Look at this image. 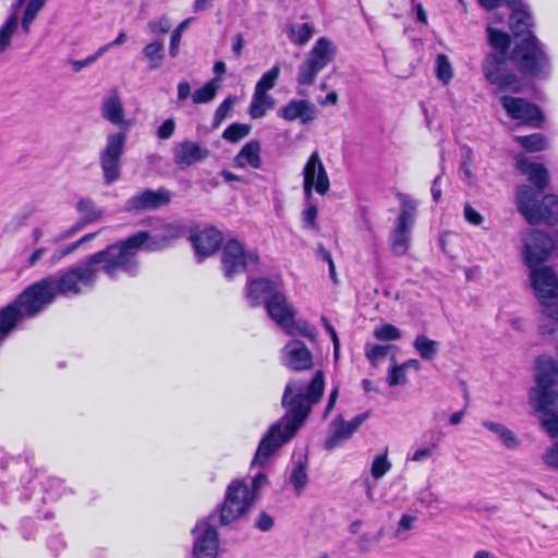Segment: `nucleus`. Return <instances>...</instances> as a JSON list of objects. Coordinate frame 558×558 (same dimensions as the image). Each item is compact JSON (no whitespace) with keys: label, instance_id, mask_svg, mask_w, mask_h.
<instances>
[{"label":"nucleus","instance_id":"nucleus-28","mask_svg":"<svg viewBox=\"0 0 558 558\" xmlns=\"http://www.w3.org/2000/svg\"><path fill=\"white\" fill-rule=\"evenodd\" d=\"M272 106L274 99L271 96L254 89L248 113L252 119H260Z\"/></svg>","mask_w":558,"mask_h":558},{"label":"nucleus","instance_id":"nucleus-57","mask_svg":"<svg viewBox=\"0 0 558 558\" xmlns=\"http://www.w3.org/2000/svg\"><path fill=\"white\" fill-rule=\"evenodd\" d=\"M190 96L192 97L190 83L187 81L179 82L177 94L178 101L182 102L186 100Z\"/></svg>","mask_w":558,"mask_h":558},{"label":"nucleus","instance_id":"nucleus-8","mask_svg":"<svg viewBox=\"0 0 558 558\" xmlns=\"http://www.w3.org/2000/svg\"><path fill=\"white\" fill-rule=\"evenodd\" d=\"M487 40L493 48L482 63V71L486 81L496 86L498 90L512 88L519 83L517 74L509 66V47L511 44L508 33L488 26L486 28Z\"/></svg>","mask_w":558,"mask_h":558},{"label":"nucleus","instance_id":"nucleus-42","mask_svg":"<svg viewBox=\"0 0 558 558\" xmlns=\"http://www.w3.org/2000/svg\"><path fill=\"white\" fill-rule=\"evenodd\" d=\"M250 131L251 126L247 124L232 123L223 131L222 138L230 143H236L246 137Z\"/></svg>","mask_w":558,"mask_h":558},{"label":"nucleus","instance_id":"nucleus-16","mask_svg":"<svg viewBox=\"0 0 558 558\" xmlns=\"http://www.w3.org/2000/svg\"><path fill=\"white\" fill-rule=\"evenodd\" d=\"M368 417V412H364L356 415L351 421H344L341 416L332 420L329 424V432L324 448L333 450L340 447L353 436Z\"/></svg>","mask_w":558,"mask_h":558},{"label":"nucleus","instance_id":"nucleus-23","mask_svg":"<svg viewBox=\"0 0 558 558\" xmlns=\"http://www.w3.org/2000/svg\"><path fill=\"white\" fill-rule=\"evenodd\" d=\"M101 117L113 125L126 124L125 110L117 88H111L102 98L100 106Z\"/></svg>","mask_w":558,"mask_h":558},{"label":"nucleus","instance_id":"nucleus-26","mask_svg":"<svg viewBox=\"0 0 558 558\" xmlns=\"http://www.w3.org/2000/svg\"><path fill=\"white\" fill-rule=\"evenodd\" d=\"M262 147L260 143L256 140L247 142L234 157V165L238 168L244 169L251 167L253 169L262 168Z\"/></svg>","mask_w":558,"mask_h":558},{"label":"nucleus","instance_id":"nucleus-47","mask_svg":"<svg viewBox=\"0 0 558 558\" xmlns=\"http://www.w3.org/2000/svg\"><path fill=\"white\" fill-rule=\"evenodd\" d=\"M47 548L53 556H58L66 548V542L62 534L53 533L46 541Z\"/></svg>","mask_w":558,"mask_h":558},{"label":"nucleus","instance_id":"nucleus-30","mask_svg":"<svg viewBox=\"0 0 558 558\" xmlns=\"http://www.w3.org/2000/svg\"><path fill=\"white\" fill-rule=\"evenodd\" d=\"M289 483L293 486L295 494L301 495L308 483L306 460H299L294 462L289 476Z\"/></svg>","mask_w":558,"mask_h":558},{"label":"nucleus","instance_id":"nucleus-24","mask_svg":"<svg viewBox=\"0 0 558 558\" xmlns=\"http://www.w3.org/2000/svg\"><path fill=\"white\" fill-rule=\"evenodd\" d=\"M280 117L286 121L300 120L302 124H308L317 117L316 107L305 99H293L280 109Z\"/></svg>","mask_w":558,"mask_h":558},{"label":"nucleus","instance_id":"nucleus-13","mask_svg":"<svg viewBox=\"0 0 558 558\" xmlns=\"http://www.w3.org/2000/svg\"><path fill=\"white\" fill-rule=\"evenodd\" d=\"M415 211V203L407 196L402 195L400 214L396 219L395 228L392 229L389 236L391 251L397 256L404 255L409 250L411 229L414 225Z\"/></svg>","mask_w":558,"mask_h":558},{"label":"nucleus","instance_id":"nucleus-29","mask_svg":"<svg viewBox=\"0 0 558 558\" xmlns=\"http://www.w3.org/2000/svg\"><path fill=\"white\" fill-rule=\"evenodd\" d=\"M314 25L312 23H293L289 26L288 36L291 43L296 46L307 44L314 35Z\"/></svg>","mask_w":558,"mask_h":558},{"label":"nucleus","instance_id":"nucleus-17","mask_svg":"<svg viewBox=\"0 0 558 558\" xmlns=\"http://www.w3.org/2000/svg\"><path fill=\"white\" fill-rule=\"evenodd\" d=\"M171 194L165 187L158 190H143L130 197L124 205L126 211L155 210L170 202Z\"/></svg>","mask_w":558,"mask_h":558},{"label":"nucleus","instance_id":"nucleus-35","mask_svg":"<svg viewBox=\"0 0 558 558\" xmlns=\"http://www.w3.org/2000/svg\"><path fill=\"white\" fill-rule=\"evenodd\" d=\"M95 236L96 233H87L84 236H82L78 241L54 250V252L49 257L50 266L58 264L64 257L76 251L83 243L93 240Z\"/></svg>","mask_w":558,"mask_h":558},{"label":"nucleus","instance_id":"nucleus-3","mask_svg":"<svg viewBox=\"0 0 558 558\" xmlns=\"http://www.w3.org/2000/svg\"><path fill=\"white\" fill-rule=\"evenodd\" d=\"M522 257L530 268L531 283L543 314L549 319L539 325V333L545 339L551 337L558 327V274L549 266H542L555 253V245L548 234L536 229H526L521 234Z\"/></svg>","mask_w":558,"mask_h":558},{"label":"nucleus","instance_id":"nucleus-25","mask_svg":"<svg viewBox=\"0 0 558 558\" xmlns=\"http://www.w3.org/2000/svg\"><path fill=\"white\" fill-rule=\"evenodd\" d=\"M512 13L509 19V26L514 37H526L533 35L530 31L533 25V17L524 3L510 7Z\"/></svg>","mask_w":558,"mask_h":558},{"label":"nucleus","instance_id":"nucleus-20","mask_svg":"<svg viewBox=\"0 0 558 558\" xmlns=\"http://www.w3.org/2000/svg\"><path fill=\"white\" fill-rule=\"evenodd\" d=\"M268 316L288 335H292L295 312L282 292L275 294L265 305Z\"/></svg>","mask_w":558,"mask_h":558},{"label":"nucleus","instance_id":"nucleus-53","mask_svg":"<svg viewBox=\"0 0 558 558\" xmlns=\"http://www.w3.org/2000/svg\"><path fill=\"white\" fill-rule=\"evenodd\" d=\"M292 330H293V333L294 335L296 331L299 333H301L302 336L304 337H307L310 339H314L315 336H316V332H315V328L310 326L307 323L305 322H299L298 325H295L293 323L292 325Z\"/></svg>","mask_w":558,"mask_h":558},{"label":"nucleus","instance_id":"nucleus-58","mask_svg":"<svg viewBox=\"0 0 558 558\" xmlns=\"http://www.w3.org/2000/svg\"><path fill=\"white\" fill-rule=\"evenodd\" d=\"M416 518L410 514H403L398 524V532L410 531Z\"/></svg>","mask_w":558,"mask_h":558},{"label":"nucleus","instance_id":"nucleus-51","mask_svg":"<svg viewBox=\"0 0 558 558\" xmlns=\"http://www.w3.org/2000/svg\"><path fill=\"white\" fill-rule=\"evenodd\" d=\"M20 531L25 541L34 539L37 532L36 524L31 518H24L21 521Z\"/></svg>","mask_w":558,"mask_h":558},{"label":"nucleus","instance_id":"nucleus-11","mask_svg":"<svg viewBox=\"0 0 558 558\" xmlns=\"http://www.w3.org/2000/svg\"><path fill=\"white\" fill-rule=\"evenodd\" d=\"M335 54L336 47L333 43L326 37L318 38L299 66L296 78L299 85L311 86L318 73L331 62Z\"/></svg>","mask_w":558,"mask_h":558},{"label":"nucleus","instance_id":"nucleus-9","mask_svg":"<svg viewBox=\"0 0 558 558\" xmlns=\"http://www.w3.org/2000/svg\"><path fill=\"white\" fill-rule=\"evenodd\" d=\"M511 63L518 71L529 77H541L547 73L549 62L543 45L534 35L517 41L510 51Z\"/></svg>","mask_w":558,"mask_h":558},{"label":"nucleus","instance_id":"nucleus-36","mask_svg":"<svg viewBox=\"0 0 558 558\" xmlns=\"http://www.w3.org/2000/svg\"><path fill=\"white\" fill-rule=\"evenodd\" d=\"M392 468L391 462L388 460V449L386 448L383 453L377 454L371 465V475L374 480L383 478Z\"/></svg>","mask_w":558,"mask_h":558},{"label":"nucleus","instance_id":"nucleus-55","mask_svg":"<svg viewBox=\"0 0 558 558\" xmlns=\"http://www.w3.org/2000/svg\"><path fill=\"white\" fill-rule=\"evenodd\" d=\"M275 522L274 519L266 512H262L255 523V526L263 532H267L272 529Z\"/></svg>","mask_w":558,"mask_h":558},{"label":"nucleus","instance_id":"nucleus-5","mask_svg":"<svg viewBox=\"0 0 558 558\" xmlns=\"http://www.w3.org/2000/svg\"><path fill=\"white\" fill-rule=\"evenodd\" d=\"M0 465L3 470L13 473L12 476L8 475L0 481V501L2 502L29 501L33 510L39 512L43 505L54 502L62 496L72 493L61 478L44 473L34 474L29 470L28 475L16 478V474H21L28 468V458L22 460L21 458L5 456L1 458Z\"/></svg>","mask_w":558,"mask_h":558},{"label":"nucleus","instance_id":"nucleus-4","mask_svg":"<svg viewBox=\"0 0 558 558\" xmlns=\"http://www.w3.org/2000/svg\"><path fill=\"white\" fill-rule=\"evenodd\" d=\"M268 483L266 474L256 473L247 483L244 480L231 482L226 492L223 505L219 512L199 520L192 530L193 558H216L219 549L217 522L228 525L244 514L257 497L259 490Z\"/></svg>","mask_w":558,"mask_h":558},{"label":"nucleus","instance_id":"nucleus-10","mask_svg":"<svg viewBox=\"0 0 558 558\" xmlns=\"http://www.w3.org/2000/svg\"><path fill=\"white\" fill-rule=\"evenodd\" d=\"M302 174L304 196L308 203L303 211V220L307 228H313L317 218V207L310 203L313 197V190L319 195H325L330 189V181L326 168L317 151L311 154L303 168Z\"/></svg>","mask_w":558,"mask_h":558},{"label":"nucleus","instance_id":"nucleus-2","mask_svg":"<svg viewBox=\"0 0 558 558\" xmlns=\"http://www.w3.org/2000/svg\"><path fill=\"white\" fill-rule=\"evenodd\" d=\"M324 389L325 376L322 371H317L307 385L294 380L287 384L281 401L286 414L260 439L252 468L263 466L270 456L296 434L313 405L322 399Z\"/></svg>","mask_w":558,"mask_h":558},{"label":"nucleus","instance_id":"nucleus-49","mask_svg":"<svg viewBox=\"0 0 558 558\" xmlns=\"http://www.w3.org/2000/svg\"><path fill=\"white\" fill-rule=\"evenodd\" d=\"M389 386L403 385L407 381L404 365H393L388 374Z\"/></svg>","mask_w":558,"mask_h":558},{"label":"nucleus","instance_id":"nucleus-59","mask_svg":"<svg viewBox=\"0 0 558 558\" xmlns=\"http://www.w3.org/2000/svg\"><path fill=\"white\" fill-rule=\"evenodd\" d=\"M339 389H340L339 385H336L332 388V390L330 391L328 402L326 405V410H325V416H327L332 411V409L337 402L338 396H339Z\"/></svg>","mask_w":558,"mask_h":558},{"label":"nucleus","instance_id":"nucleus-41","mask_svg":"<svg viewBox=\"0 0 558 558\" xmlns=\"http://www.w3.org/2000/svg\"><path fill=\"white\" fill-rule=\"evenodd\" d=\"M194 21V17H187L184 21H182L172 32L171 38H170V46H169V54L172 58H175L179 53V47L182 39V35L184 31L190 26V24Z\"/></svg>","mask_w":558,"mask_h":558},{"label":"nucleus","instance_id":"nucleus-62","mask_svg":"<svg viewBox=\"0 0 558 558\" xmlns=\"http://www.w3.org/2000/svg\"><path fill=\"white\" fill-rule=\"evenodd\" d=\"M243 47H244V38H243L242 34H236L232 38V51L234 52V54L236 57L241 56Z\"/></svg>","mask_w":558,"mask_h":558},{"label":"nucleus","instance_id":"nucleus-31","mask_svg":"<svg viewBox=\"0 0 558 558\" xmlns=\"http://www.w3.org/2000/svg\"><path fill=\"white\" fill-rule=\"evenodd\" d=\"M220 82L221 80L218 77H214L210 81H208L204 86L197 88L192 94V101L195 105L207 104L211 101L216 97V94L220 88Z\"/></svg>","mask_w":558,"mask_h":558},{"label":"nucleus","instance_id":"nucleus-33","mask_svg":"<svg viewBox=\"0 0 558 558\" xmlns=\"http://www.w3.org/2000/svg\"><path fill=\"white\" fill-rule=\"evenodd\" d=\"M430 434L432 440L429 446L417 448L411 456L408 457V460H411L413 462H423L433 456V451L437 449L445 434L440 430H432Z\"/></svg>","mask_w":558,"mask_h":558},{"label":"nucleus","instance_id":"nucleus-39","mask_svg":"<svg viewBox=\"0 0 558 558\" xmlns=\"http://www.w3.org/2000/svg\"><path fill=\"white\" fill-rule=\"evenodd\" d=\"M435 70L437 78L444 84H448L451 81L453 71L451 63L446 54L439 53L436 57Z\"/></svg>","mask_w":558,"mask_h":558},{"label":"nucleus","instance_id":"nucleus-38","mask_svg":"<svg viewBox=\"0 0 558 558\" xmlns=\"http://www.w3.org/2000/svg\"><path fill=\"white\" fill-rule=\"evenodd\" d=\"M76 209L83 215L82 220L87 223L96 221L102 214L89 198H81L76 204Z\"/></svg>","mask_w":558,"mask_h":558},{"label":"nucleus","instance_id":"nucleus-60","mask_svg":"<svg viewBox=\"0 0 558 558\" xmlns=\"http://www.w3.org/2000/svg\"><path fill=\"white\" fill-rule=\"evenodd\" d=\"M47 248L46 247H38L36 248L27 258V265L29 267H34L41 257L46 254Z\"/></svg>","mask_w":558,"mask_h":558},{"label":"nucleus","instance_id":"nucleus-54","mask_svg":"<svg viewBox=\"0 0 558 558\" xmlns=\"http://www.w3.org/2000/svg\"><path fill=\"white\" fill-rule=\"evenodd\" d=\"M323 322H324V326H325L326 330L328 331V333L330 335L331 340H332L335 360H338L339 348H340L339 338L337 336L335 328L331 326V324L326 318H323Z\"/></svg>","mask_w":558,"mask_h":558},{"label":"nucleus","instance_id":"nucleus-15","mask_svg":"<svg viewBox=\"0 0 558 558\" xmlns=\"http://www.w3.org/2000/svg\"><path fill=\"white\" fill-rule=\"evenodd\" d=\"M499 101L507 114L512 120H515L521 124L531 125L533 128L541 126L544 120V116L536 105L523 98L505 95L499 97Z\"/></svg>","mask_w":558,"mask_h":558},{"label":"nucleus","instance_id":"nucleus-56","mask_svg":"<svg viewBox=\"0 0 558 558\" xmlns=\"http://www.w3.org/2000/svg\"><path fill=\"white\" fill-rule=\"evenodd\" d=\"M86 225H87V222H84V220L81 219L75 225H73L71 228H69L68 230H65L62 233H60L53 240V242H60V241H63V240H66V239L71 238L72 235H74L77 231H80Z\"/></svg>","mask_w":558,"mask_h":558},{"label":"nucleus","instance_id":"nucleus-32","mask_svg":"<svg viewBox=\"0 0 558 558\" xmlns=\"http://www.w3.org/2000/svg\"><path fill=\"white\" fill-rule=\"evenodd\" d=\"M413 347L417 351L418 355L426 361L433 360L439 350V343L424 335L416 336Z\"/></svg>","mask_w":558,"mask_h":558},{"label":"nucleus","instance_id":"nucleus-43","mask_svg":"<svg viewBox=\"0 0 558 558\" xmlns=\"http://www.w3.org/2000/svg\"><path fill=\"white\" fill-rule=\"evenodd\" d=\"M393 347L390 344H372L365 345V356L373 364L376 365L381 359H384Z\"/></svg>","mask_w":558,"mask_h":558},{"label":"nucleus","instance_id":"nucleus-14","mask_svg":"<svg viewBox=\"0 0 558 558\" xmlns=\"http://www.w3.org/2000/svg\"><path fill=\"white\" fill-rule=\"evenodd\" d=\"M258 254L254 250L245 251L243 245L235 239L229 240L221 254V263L225 276L232 279L233 276L247 270L250 266L258 263Z\"/></svg>","mask_w":558,"mask_h":558},{"label":"nucleus","instance_id":"nucleus-37","mask_svg":"<svg viewBox=\"0 0 558 558\" xmlns=\"http://www.w3.org/2000/svg\"><path fill=\"white\" fill-rule=\"evenodd\" d=\"M515 142L525 150L536 153L546 148V138L542 134H531L526 136H517Z\"/></svg>","mask_w":558,"mask_h":558},{"label":"nucleus","instance_id":"nucleus-46","mask_svg":"<svg viewBox=\"0 0 558 558\" xmlns=\"http://www.w3.org/2000/svg\"><path fill=\"white\" fill-rule=\"evenodd\" d=\"M147 26L151 34L159 35L168 33L171 28V23L166 15H162L157 19L150 20Z\"/></svg>","mask_w":558,"mask_h":558},{"label":"nucleus","instance_id":"nucleus-1","mask_svg":"<svg viewBox=\"0 0 558 558\" xmlns=\"http://www.w3.org/2000/svg\"><path fill=\"white\" fill-rule=\"evenodd\" d=\"M149 231H138L124 241L108 245L105 250L89 255L83 262L59 270L27 286L17 296L26 314L35 318L50 306L58 295L74 298L92 291L102 270L111 279L119 271L134 277L138 274L137 253L141 250L157 252L168 248L182 238L184 225L179 220L162 218L147 220Z\"/></svg>","mask_w":558,"mask_h":558},{"label":"nucleus","instance_id":"nucleus-48","mask_svg":"<svg viewBox=\"0 0 558 558\" xmlns=\"http://www.w3.org/2000/svg\"><path fill=\"white\" fill-rule=\"evenodd\" d=\"M542 459L549 469L558 470V440L545 450Z\"/></svg>","mask_w":558,"mask_h":558},{"label":"nucleus","instance_id":"nucleus-27","mask_svg":"<svg viewBox=\"0 0 558 558\" xmlns=\"http://www.w3.org/2000/svg\"><path fill=\"white\" fill-rule=\"evenodd\" d=\"M482 424L485 428L494 433L507 448L514 449L519 447L520 441L514 433L507 426L493 421H484Z\"/></svg>","mask_w":558,"mask_h":558},{"label":"nucleus","instance_id":"nucleus-40","mask_svg":"<svg viewBox=\"0 0 558 558\" xmlns=\"http://www.w3.org/2000/svg\"><path fill=\"white\" fill-rule=\"evenodd\" d=\"M280 68L275 65L265 72L255 85V90L266 93L272 89L279 78Z\"/></svg>","mask_w":558,"mask_h":558},{"label":"nucleus","instance_id":"nucleus-63","mask_svg":"<svg viewBox=\"0 0 558 558\" xmlns=\"http://www.w3.org/2000/svg\"><path fill=\"white\" fill-rule=\"evenodd\" d=\"M440 178H441L440 174L437 175L434 179V181L432 183V187H430L432 197L435 202H439L441 198Z\"/></svg>","mask_w":558,"mask_h":558},{"label":"nucleus","instance_id":"nucleus-64","mask_svg":"<svg viewBox=\"0 0 558 558\" xmlns=\"http://www.w3.org/2000/svg\"><path fill=\"white\" fill-rule=\"evenodd\" d=\"M214 0H194L193 11L195 13L204 12L211 7Z\"/></svg>","mask_w":558,"mask_h":558},{"label":"nucleus","instance_id":"nucleus-18","mask_svg":"<svg viewBox=\"0 0 558 558\" xmlns=\"http://www.w3.org/2000/svg\"><path fill=\"white\" fill-rule=\"evenodd\" d=\"M190 239L198 263H202L206 257L216 253L222 242L220 231L214 227L197 228L191 233Z\"/></svg>","mask_w":558,"mask_h":558},{"label":"nucleus","instance_id":"nucleus-7","mask_svg":"<svg viewBox=\"0 0 558 558\" xmlns=\"http://www.w3.org/2000/svg\"><path fill=\"white\" fill-rule=\"evenodd\" d=\"M530 404L542 413L541 424L546 433L558 436V365L550 356H539L535 365V387L529 393Z\"/></svg>","mask_w":558,"mask_h":558},{"label":"nucleus","instance_id":"nucleus-50","mask_svg":"<svg viewBox=\"0 0 558 558\" xmlns=\"http://www.w3.org/2000/svg\"><path fill=\"white\" fill-rule=\"evenodd\" d=\"M175 131V121L172 118L165 120L161 125L158 126L156 135L159 140H169Z\"/></svg>","mask_w":558,"mask_h":558},{"label":"nucleus","instance_id":"nucleus-34","mask_svg":"<svg viewBox=\"0 0 558 558\" xmlns=\"http://www.w3.org/2000/svg\"><path fill=\"white\" fill-rule=\"evenodd\" d=\"M163 50L165 45L161 40H154L144 47L143 54L149 61L150 70H156L161 65Z\"/></svg>","mask_w":558,"mask_h":558},{"label":"nucleus","instance_id":"nucleus-19","mask_svg":"<svg viewBox=\"0 0 558 558\" xmlns=\"http://www.w3.org/2000/svg\"><path fill=\"white\" fill-rule=\"evenodd\" d=\"M282 364L300 372L312 368L313 354L301 340L292 339L282 349Z\"/></svg>","mask_w":558,"mask_h":558},{"label":"nucleus","instance_id":"nucleus-22","mask_svg":"<svg viewBox=\"0 0 558 558\" xmlns=\"http://www.w3.org/2000/svg\"><path fill=\"white\" fill-rule=\"evenodd\" d=\"M280 292L278 281L265 278L250 280L246 286V296L252 306H265L275 294Z\"/></svg>","mask_w":558,"mask_h":558},{"label":"nucleus","instance_id":"nucleus-52","mask_svg":"<svg viewBox=\"0 0 558 558\" xmlns=\"http://www.w3.org/2000/svg\"><path fill=\"white\" fill-rule=\"evenodd\" d=\"M464 218L465 220L473 225V226H480L483 222V216L475 210L470 204H466L464 206Z\"/></svg>","mask_w":558,"mask_h":558},{"label":"nucleus","instance_id":"nucleus-6","mask_svg":"<svg viewBox=\"0 0 558 558\" xmlns=\"http://www.w3.org/2000/svg\"><path fill=\"white\" fill-rule=\"evenodd\" d=\"M517 168L527 178L530 184H522L515 191L518 211L530 225L558 223V196L544 195L549 183L546 168L525 157L517 159Z\"/></svg>","mask_w":558,"mask_h":558},{"label":"nucleus","instance_id":"nucleus-12","mask_svg":"<svg viewBox=\"0 0 558 558\" xmlns=\"http://www.w3.org/2000/svg\"><path fill=\"white\" fill-rule=\"evenodd\" d=\"M125 142V132L109 133L106 137V145L99 154V162L107 185L120 178L121 157L124 153Z\"/></svg>","mask_w":558,"mask_h":558},{"label":"nucleus","instance_id":"nucleus-45","mask_svg":"<svg viewBox=\"0 0 558 558\" xmlns=\"http://www.w3.org/2000/svg\"><path fill=\"white\" fill-rule=\"evenodd\" d=\"M238 101V97L228 96L216 109L214 117V128H217L229 116L233 105Z\"/></svg>","mask_w":558,"mask_h":558},{"label":"nucleus","instance_id":"nucleus-61","mask_svg":"<svg viewBox=\"0 0 558 558\" xmlns=\"http://www.w3.org/2000/svg\"><path fill=\"white\" fill-rule=\"evenodd\" d=\"M94 62H95V58H90V56H88L87 58H85L83 60H72L71 65H72L73 71L80 72L84 68L90 65Z\"/></svg>","mask_w":558,"mask_h":558},{"label":"nucleus","instance_id":"nucleus-44","mask_svg":"<svg viewBox=\"0 0 558 558\" xmlns=\"http://www.w3.org/2000/svg\"><path fill=\"white\" fill-rule=\"evenodd\" d=\"M399 328L391 324H383L374 329V337L379 341H392L401 338Z\"/></svg>","mask_w":558,"mask_h":558},{"label":"nucleus","instance_id":"nucleus-21","mask_svg":"<svg viewBox=\"0 0 558 558\" xmlns=\"http://www.w3.org/2000/svg\"><path fill=\"white\" fill-rule=\"evenodd\" d=\"M209 156V150L198 143L185 140L177 145L173 150L174 163L180 169H185L203 161Z\"/></svg>","mask_w":558,"mask_h":558}]
</instances>
